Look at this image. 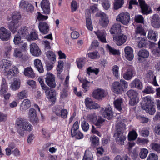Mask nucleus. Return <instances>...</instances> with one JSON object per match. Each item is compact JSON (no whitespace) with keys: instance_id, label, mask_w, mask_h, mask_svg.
<instances>
[{"instance_id":"473e14b6","label":"nucleus","mask_w":160,"mask_h":160,"mask_svg":"<svg viewBox=\"0 0 160 160\" xmlns=\"http://www.w3.org/2000/svg\"><path fill=\"white\" fill-rule=\"evenodd\" d=\"M121 25L119 23H115L114 24L110 30V32L112 34H118L121 32Z\"/></svg>"},{"instance_id":"e433bc0d","label":"nucleus","mask_w":160,"mask_h":160,"mask_svg":"<svg viewBox=\"0 0 160 160\" xmlns=\"http://www.w3.org/2000/svg\"><path fill=\"white\" fill-rule=\"evenodd\" d=\"M104 122V119L101 116H98L97 117V119L96 120L95 122L93 124L98 128H100L103 125Z\"/></svg>"},{"instance_id":"9d476101","label":"nucleus","mask_w":160,"mask_h":160,"mask_svg":"<svg viewBox=\"0 0 160 160\" xmlns=\"http://www.w3.org/2000/svg\"><path fill=\"white\" fill-rule=\"evenodd\" d=\"M47 97L50 101L52 102H55L56 100V92L53 89L47 87L44 89Z\"/></svg>"},{"instance_id":"5fc2aeb1","label":"nucleus","mask_w":160,"mask_h":160,"mask_svg":"<svg viewBox=\"0 0 160 160\" xmlns=\"http://www.w3.org/2000/svg\"><path fill=\"white\" fill-rule=\"evenodd\" d=\"M90 86L89 82L85 79L83 81L82 87L84 89L83 90L84 92H86L89 90Z\"/></svg>"},{"instance_id":"0e129e2a","label":"nucleus","mask_w":160,"mask_h":160,"mask_svg":"<svg viewBox=\"0 0 160 160\" xmlns=\"http://www.w3.org/2000/svg\"><path fill=\"white\" fill-rule=\"evenodd\" d=\"M88 56L91 59H96L99 57V54L96 51L88 53Z\"/></svg>"},{"instance_id":"9b49d317","label":"nucleus","mask_w":160,"mask_h":160,"mask_svg":"<svg viewBox=\"0 0 160 160\" xmlns=\"http://www.w3.org/2000/svg\"><path fill=\"white\" fill-rule=\"evenodd\" d=\"M11 33L5 28L2 27L0 28V39L3 41H7L10 38Z\"/></svg>"},{"instance_id":"6e6d98bb","label":"nucleus","mask_w":160,"mask_h":160,"mask_svg":"<svg viewBox=\"0 0 160 160\" xmlns=\"http://www.w3.org/2000/svg\"><path fill=\"white\" fill-rule=\"evenodd\" d=\"M123 3V0H116L114 5V8L115 10L118 9L122 6Z\"/></svg>"},{"instance_id":"4468645a","label":"nucleus","mask_w":160,"mask_h":160,"mask_svg":"<svg viewBox=\"0 0 160 160\" xmlns=\"http://www.w3.org/2000/svg\"><path fill=\"white\" fill-rule=\"evenodd\" d=\"M38 27L40 32L42 34H46L48 33L49 30V26L46 22L41 21L38 24Z\"/></svg>"},{"instance_id":"f704fd0d","label":"nucleus","mask_w":160,"mask_h":160,"mask_svg":"<svg viewBox=\"0 0 160 160\" xmlns=\"http://www.w3.org/2000/svg\"><path fill=\"white\" fill-rule=\"evenodd\" d=\"M38 38V36L35 31L31 32L30 34L27 37V38L29 41L37 40Z\"/></svg>"},{"instance_id":"2eb2a0df","label":"nucleus","mask_w":160,"mask_h":160,"mask_svg":"<svg viewBox=\"0 0 160 160\" xmlns=\"http://www.w3.org/2000/svg\"><path fill=\"white\" fill-rule=\"evenodd\" d=\"M138 2L142 14L147 15L151 12V10L144 0H138Z\"/></svg>"},{"instance_id":"a878e982","label":"nucleus","mask_w":160,"mask_h":160,"mask_svg":"<svg viewBox=\"0 0 160 160\" xmlns=\"http://www.w3.org/2000/svg\"><path fill=\"white\" fill-rule=\"evenodd\" d=\"M97 35L99 40L102 42L107 43L106 39V33L104 31H98L94 32Z\"/></svg>"},{"instance_id":"e2e57ef3","label":"nucleus","mask_w":160,"mask_h":160,"mask_svg":"<svg viewBox=\"0 0 160 160\" xmlns=\"http://www.w3.org/2000/svg\"><path fill=\"white\" fill-rule=\"evenodd\" d=\"M63 108L62 106L59 105L56 106L54 108L53 112L58 116V115H60V112Z\"/></svg>"},{"instance_id":"052dcab7","label":"nucleus","mask_w":160,"mask_h":160,"mask_svg":"<svg viewBox=\"0 0 160 160\" xmlns=\"http://www.w3.org/2000/svg\"><path fill=\"white\" fill-rule=\"evenodd\" d=\"M77 65L79 68H81L85 63V58H81L77 60Z\"/></svg>"},{"instance_id":"20e7f679","label":"nucleus","mask_w":160,"mask_h":160,"mask_svg":"<svg viewBox=\"0 0 160 160\" xmlns=\"http://www.w3.org/2000/svg\"><path fill=\"white\" fill-rule=\"evenodd\" d=\"M8 90V86L4 79H2L0 90V95L3 96L4 99L8 100L11 96L10 93H6Z\"/></svg>"},{"instance_id":"f3484780","label":"nucleus","mask_w":160,"mask_h":160,"mask_svg":"<svg viewBox=\"0 0 160 160\" xmlns=\"http://www.w3.org/2000/svg\"><path fill=\"white\" fill-rule=\"evenodd\" d=\"M30 52L34 56L38 57L41 54V51L37 45L32 43L30 45Z\"/></svg>"},{"instance_id":"7c9ffc66","label":"nucleus","mask_w":160,"mask_h":160,"mask_svg":"<svg viewBox=\"0 0 160 160\" xmlns=\"http://www.w3.org/2000/svg\"><path fill=\"white\" fill-rule=\"evenodd\" d=\"M158 36L157 32L152 30H150L148 31V39L156 41Z\"/></svg>"},{"instance_id":"49530a36","label":"nucleus","mask_w":160,"mask_h":160,"mask_svg":"<svg viewBox=\"0 0 160 160\" xmlns=\"http://www.w3.org/2000/svg\"><path fill=\"white\" fill-rule=\"evenodd\" d=\"M46 55L51 62H54L56 60L55 54L53 52L50 51H48L46 53Z\"/></svg>"},{"instance_id":"4be33fe9","label":"nucleus","mask_w":160,"mask_h":160,"mask_svg":"<svg viewBox=\"0 0 160 160\" xmlns=\"http://www.w3.org/2000/svg\"><path fill=\"white\" fill-rule=\"evenodd\" d=\"M96 15L101 17V20L100 21V25L102 27L107 26L109 23V20L106 14L103 12H100L97 13Z\"/></svg>"},{"instance_id":"0eeeda50","label":"nucleus","mask_w":160,"mask_h":160,"mask_svg":"<svg viewBox=\"0 0 160 160\" xmlns=\"http://www.w3.org/2000/svg\"><path fill=\"white\" fill-rule=\"evenodd\" d=\"M145 79L148 82L153 84L154 86H158L156 80V77L154 75L152 71L149 70L148 71L145 76Z\"/></svg>"},{"instance_id":"5701e85b","label":"nucleus","mask_w":160,"mask_h":160,"mask_svg":"<svg viewBox=\"0 0 160 160\" xmlns=\"http://www.w3.org/2000/svg\"><path fill=\"white\" fill-rule=\"evenodd\" d=\"M151 22L153 28H159L160 27V18L158 14H154L151 17Z\"/></svg>"},{"instance_id":"c03bdc74","label":"nucleus","mask_w":160,"mask_h":160,"mask_svg":"<svg viewBox=\"0 0 160 160\" xmlns=\"http://www.w3.org/2000/svg\"><path fill=\"white\" fill-rule=\"evenodd\" d=\"M138 55L139 57L146 58L149 56V53L148 51L146 50L141 49L139 51Z\"/></svg>"},{"instance_id":"4c0bfd02","label":"nucleus","mask_w":160,"mask_h":160,"mask_svg":"<svg viewBox=\"0 0 160 160\" xmlns=\"http://www.w3.org/2000/svg\"><path fill=\"white\" fill-rule=\"evenodd\" d=\"M97 117L96 113L94 112L88 114L86 118L89 122L94 123L95 122L96 120L97 119Z\"/></svg>"},{"instance_id":"de8ad7c7","label":"nucleus","mask_w":160,"mask_h":160,"mask_svg":"<svg viewBox=\"0 0 160 160\" xmlns=\"http://www.w3.org/2000/svg\"><path fill=\"white\" fill-rule=\"evenodd\" d=\"M151 148L158 153H160V143L155 142L152 143L150 145Z\"/></svg>"},{"instance_id":"bb28decb","label":"nucleus","mask_w":160,"mask_h":160,"mask_svg":"<svg viewBox=\"0 0 160 160\" xmlns=\"http://www.w3.org/2000/svg\"><path fill=\"white\" fill-rule=\"evenodd\" d=\"M30 100L28 99H24L21 104L20 109L22 111H25L31 106Z\"/></svg>"},{"instance_id":"c756f323","label":"nucleus","mask_w":160,"mask_h":160,"mask_svg":"<svg viewBox=\"0 0 160 160\" xmlns=\"http://www.w3.org/2000/svg\"><path fill=\"white\" fill-rule=\"evenodd\" d=\"M130 85L132 87H135L138 89L141 90L143 88L142 82L138 78H136L132 81Z\"/></svg>"},{"instance_id":"09e8293b","label":"nucleus","mask_w":160,"mask_h":160,"mask_svg":"<svg viewBox=\"0 0 160 160\" xmlns=\"http://www.w3.org/2000/svg\"><path fill=\"white\" fill-rule=\"evenodd\" d=\"M13 42L15 45H18L23 43V41L21 40V36L18 34L14 36Z\"/></svg>"},{"instance_id":"69168bd1","label":"nucleus","mask_w":160,"mask_h":160,"mask_svg":"<svg viewBox=\"0 0 160 160\" xmlns=\"http://www.w3.org/2000/svg\"><path fill=\"white\" fill-rule=\"evenodd\" d=\"M82 128L84 132H87L89 128V125L85 120L83 121L81 124Z\"/></svg>"},{"instance_id":"58836bf2","label":"nucleus","mask_w":160,"mask_h":160,"mask_svg":"<svg viewBox=\"0 0 160 160\" xmlns=\"http://www.w3.org/2000/svg\"><path fill=\"white\" fill-rule=\"evenodd\" d=\"M142 108L147 113L151 115L154 114L156 112L155 107L153 105L149 106V107H146Z\"/></svg>"},{"instance_id":"423d86ee","label":"nucleus","mask_w":160,"mask_h":160,"mask_svg":"<svg viewBox=\"0 0 160 160\" xmlns=\"http://www.w3.org/2000/svg\"><path fill=\"white\" fill-rule=\"evenodd\" d=\"M107 94L105 90L100 88L94 90L92 93V96L98 100L101 99L105 97Z\"/></svg>"},{"instance_id":"ddd939ff","label":"nucleus","mask_w":160,"mask_h":160,"mask_svg":"<svg viewBox=\"0 0 160 160\" xmlns=\"http://www.w3.org/2000/svg\"><path fill=\"white\" fill-rule=\"evenodd\" d=\"M135 73V71L134 68L129 66L126 72L123 74V78L125 80H130L134 76Z\"/></svg>"},{"instance_id":"3c124183","label":"nucleus","mask_w":160,"mask_h":160,"mask_svg":"<svg viewBox=\"0 0 160 160\" xmlns=\"http://www.w3.org/2000/svg\"><path fill=\"white\" fill-rule=\"evenodd\" d=\"M106 48L109 51L110 54L113 55H118L120 53L119 50L111 47L108 44L106 45Z\"/></svg>"},{"instance_id":"dca6fc26","label":"nucleus","mask_w":160,"mask_h":160,"mask_svg":"<svg viewBox=\"0 0 160 160\" xmlns=\"http://www.w3.org/2000/svg\"><path fill=\"white\" fill-rule=\"evenodd\" d=\"M113 39L116 44L118 46H120L126 42L127 39V37L126 35L122 34L113 36Z\"/></svg>"},{"instance_id":"6e6552de","label":"nucleus","mask_w":160,"mask_h":160,"mask_svg":"<svg viewBox=\"0 0 160 160\" xmlns=\"http://www.w3.org/2000/svg\"><path fill=\"white\" fill-rule=\"evenodd\" d=\"M117 20L126 25L129 23L130 20L129 14L127 12L121 13L117 17Z\"/></svg>"},{"instance_id":"37998d69","label":"nucleus","mask_w":160,"mask_h":160,"mask_svg":"<svg viewBox=\"0 0 160 160\" xmlns=\"http://www.w3.org/2000/svg\"><path fill=\"white\" fill-rule=\"evenodd\" d=\"M119 69V67L116 65H114L112 68L113 75L117 78H118L120 75Z\"/></svg>"},{"instance_id":"a211bd4d","label":"nucleus","mask_w":160,"mask_h":160,"mask_svg":"<svg viewBox=\"0 0 160 160\" xmlns=\"http://www.w3.org/2000/svg\"><path fill=\"white\" fill-rule=\"evenodd\" d=\"M46 82L47 84L52 88H54L56 86L54 76L51 73H48L46 78Z\"/></svg>"},{"instance_id":"cd10ccee","label":"nucleus","mask_w":160,"mask_h":160,"mask_svg":"<svg viewBox=\"0 0 160 160\" xmlns=\"http://www.w3.org/2000/svg\"><path fill=\"white\" fill-rule=\"evenodd\" d=\"M123 100L121 98H118L115 100L113 102L114 105L116 109L119 111H121L123 106Z\"/></svg>"},{"instance_id":"c9c22d12","label":"nucleus","mask_w":160,"mask_h":160,"mask_svg":"<svg viewBox=\"0 0 160 160\" xmlns=\"http://www.w3.org/2000/svg\"><path fill=\"white\" fill-rule=\"evenodd\" d=\"M20 86V82L18 79H14L12 83L10 88L13 90H16L18 89Z\"/></svg>"},{"instance_id":"ea45409f","label":"nucleus","mask_w":160,"mask_h":160,"mask_svg":"<svg viewBox=\"0 0 160 160\" xmlns=\"http://www.w3.org/2000/svg\"><path fill=\"white\" fill-rule=\"evenodd\" d=\"M18 72V70L17 68L16 67H14L12 68L9 69L5 73L8 75H11V76H14L17 74Z\"/></svg>"},{"instance_id":"393cba45","label":"nucleus","mask_w":160,"mask_h":160,"mask_svg":"<svg viewBox=\"0 0 160 160\" xmlns=\"http://www.w3.org/2000/svg\"><path fill=\"white\" fill-rule=\"evenodd\" d=\"M19 27L18 21L12 20L8 24V27L10 30L13 33H15L18 28Z\"/></svg>"},{"instance_id":"72a5a7b5","label":"nucleus","mask_w":160,"mask_h":160,"mask_svg":"<svg viewBox=\"0 0 160 160\" xmlns=\"http://www.w3.org/2000/svg\"><path fill=\"white\" fill-rule=\"evenodd\" d=\"M34 65L39 72L42 73L43 72V68L41 61L38 59L34 61Z\"/></svg>"},{"instance_id":"8fccbe9b","label":"nucleus","mask_w":160,"mask_h":160,"mask_svg":"<svg viewBox=\"0 0 160 160\" xmlns=\"http://www.w3.org/2000/svg\"><path fill=\"white\" fill-rule=\"evenodd\" d=\"M92 152L89 150H86L82 160H92Z\"/></svg>"},{"instance_id":"c85d7f7f","label":"nucleus","mask_w":160,"mask_h":160,"mask_svg":"<svg viewBox=\"0 0 160 160\" xmlns=\"http://www.w3.org/2000/svg\"><path fill=\"white\" fill-rule=\"evenodd\" d=\"M144 103L142 107V108L146 107H149V106L153 105V99L149 96L144 97L143 98Z\"/></svg>"},{"instance_id":"39448f33","label":"nucleus","mask_w":160,"mask_h":160,"mask_svg":"<svg viewBox=\"0 0 160 160\" xmlns=\"http://www.w3.org/2000/svg\"><path fill=\"white\" fill-rule=\"evenodd\" d=\"M127 94L130 98L129 103L131 106L134 105L138 102V93L136 91L130 90L127 92Z\"/></svg>"},{"instance_id":"864d4df0","label":"nucleus","mask_w":160,"mask_h":160,"mask_svg":"<svg viewBox=\"0 0 160 160\" xmlns=\"http://www.w3.org/2000/svg\"><path fill=\"white\" fill-rule=\"evenodd\" d=\"M138 136V134L134 130L130 132L128 135V139L129 141L134 140L136 139Z\"/></svg>"},{"instance_id":"6ab92c4d","label":"nucleus","mask_w":160,"mask_h":160,"mask_svg":"<svg viewBox=\"0 0 160 160\" xmlns=\"http://www.w3.org/2000/svg\"><path fill=\"white\" fill-rule=\"evenodd\" d=\"M28 117L30 121L33 124L37 123L38 121L35 110L33 108H30L28 112Z\"/></svg>"},{"instance_id":"774afa93","label":"nucleus","mask_w":160,"mask_h":160,"mask_svg":"<svg viewBox=\"0 0 160 160\" xmlns=\"http://www.w3.org/2000/svg\"><path fill=\"white\" fill-rule=\"evenodd\" d=\"M28 27H22L18 31V34L19 35L20 34L23 36L26 34L28 32Z\"/></svg>"},{"instance_id":"f03ea898","label":"nucleus","mask_w":160,"mask_h":160,"mask_svg":"<svg viewBox=\"0 0 160 160\" xmlns=\"http://www.w3.org/2000/svg\"><path fill=\"white\" fill-rule=\"evenodd\" d=\"M16 125L18 127V133L22 137L24 136V131H30L32 130V125L27 121L22 118H18L17 119Z\"/></svg>"},{"instance_id":"a19ab883","label":"nucleus","mask_w":160,"mask_h":160,"mask_svg":"<svg viewBox=\"0 0 160 160\" xmlns=\"http://www.w3.org/2000/svg\"><path fill=\"white\" fill-rule=\"evenodd\" d=\"M28 96V92L25 90L22 91L18 92L16 96L17 98L18 99H22L27 98Z\"/></svg>"},{"instance_id":"f257e3e1","label":"nucleus","mask_w":160,"mask_h":160,"mask_svg":"<svg viewBox=\"0 0 160 160\" xmlns=\"http://www.w3.org/2000/svg\"><path fill=\"white\" fill-rule=\"evenodd\" d=\"M126 120L125 118L121 117L118 118L116 126V131L114 135L117 143L121 145L124 144V141L126 139V137L123 135V133L126 128L125 125L122 122H125Z\"/></svg>"},{"instance_id":"f8f14e48","label":"nucleus","mask_w":160,"mask_h":160,"mask_svg":"<svg viewBox=\"0 0 160 160\" xmlns=\"http://www.w3.org/2000/svg\"><path fill=\"white\" fill-rule=\"evenodd\" d=\"M86 107L90 109H96L100 107L99 105L94 102L90 98H87L85 100Z\"/></svg>"},{"instance_id":"aec40b11","label":"nucleus","mask_w":160,"mask_h":160,"mask_svg":"<svg viewBox=\"0 0 160 160\" xmlns=\"http://www.w3.org/2000/svg\"><path fill=\"white\" fill-rule=\"evenodd\" d=\"M41 8L44 13L49 14L50 12V3L48 0H42L40 3Z\"/></svg>"},{"instance_id":"13d9d810","label":"nucleus","mask_w":160,"mask_h":160,"mask_svg":"<svg viewBox=\"0 0 160 160\" xmlns=\"http://www.w3.org/2000/svg\"><path fill=\"white\" fill-rule=\"evenodd\" d=\"M79 123L78 121H76L72 127L71 130V135H75V132L77 131L79 128Z\"/></svg>"},{"instance_id":"b1692460","label":"nucleus","mask_w":160,"mask_h":160,"mask_svg":"<svg viewBox=\"0 0 160 160\" xmlns=\"http://www.w3.org/2000/svg\"><path fill=\"white\" fill-rule=\"evenodd\" d=\"M125 57L129 61H132L133 58V50L131 47L127 46L124 49Z\"/></svg>"},{"instance_id":"a18cd8bd","label":"nucleus","mask_w":160,"mask_h":160,"mask_svg":"<svg viewBox=\"0 0 160 160\" xmlns=\"http://www.w3.org/2000/svg\"><path fill=\"white\" fill-rule=\"evenodd\" d=\"M12 49V47L9 44L6 45L4 48V53L6 57H9Z\"/></svg>"},{"instance_id":"79ce46f5","label":"nucleus","mask_w":160,"mask_h":160,"mask_svg":"<svg viewBox=\"0 0 160 160\" xmlns=\"http://www.w3.org/2000/svg\"><path fill=\"white\" fill-rule=\"evenodd\" d=\"M135 31L137 35L140 34L141 35H143L144 36L146 35V33L145 30L142 26L140 25H137Z\"/></svg>"},{"instance_id":"1a4fd4ad","label":"nucleus","mask_w":160,"mask_h":160,"mask_svg":"<svg viewBox=\"0 0 160 160\" xmlns=\"http://www.w3.org/2000/svg\"><path fill=\"white\" fill-rule=\"evenodd\" d=\"M103 116L105 118L109 120L113 116V112L111 106H109L105 108H102L100 110Z\"/></svg>"},{"instance_id":"bf43d9fd","label":"nucleus","mask_w":160,"mask_h":160,"mask_svg":"<svg viewBox=\"0 0 160 160\" xmlns=\"http://www.w3.org/2000/svg\"><path fill=\"white\" fill-rule=\"evenodd\" d=\"M148 153V151L145 148H142L139 154L140 158L142 159H144L146 158Z\"/></svg>"},{"instance_id":"412c9836","label":"nucleus","mask_w":160,"mask_h":160,"mask_svg":"<svg viewBox=\"0 0 160 160\" xmlns=\"http://www.w3.org/2000/svg\"><path fill=\"white\" fill-rule=\"evenodd\" d=\"M0 63L1 64L0 67L2 68L3 71L5 74L12 65V62L11 61L6 59L3 60L0 62Z\"/></svg>"},{"instance_id":"338daca9","label":"nucleus","mask_w":160,"mask_h":160,"mask_svg":"<svg viewBox=\"0 0 160 160\" xmlns=\"http://www.w3.org/2000/svg\"><path fill=\"white\" fill-rule=\"evenodd\" d=\"M38 15L37 17V19L39 21H44L48 19V17L47 16H44L40 12H38Z\"/></svg>"},{"instance_id":"2f4dec72","label":"nucleus","mask_w":160,"mask_h":160,"mask_svg":"<svg viewBox=\"0 0 160 160\" xmlns=\"http://www.w3.org/2000/svg\"><path fill=\"white\" fill-rule=\"evenodd\" d=\"M24 74L25 76L32 78H34L35 77V73L30 67H27L24 69Z\"/></svg>"},{"instance_id":"7ed1b4c3","label":"nucleus","mask_w":160,"mask_h":160,"mask_svg":"<svg viewBox=\"0 0 160 160\" xmlns=\"http://www.w3.org/2000/svg\"><path fill=\"white\" fill-rule=\"evenodd\" d=\"M128 86L127 82L123 79L120 80L119 82H115L112 85L113 91L117 94L122 93L123 91L124 88H127Z\"/></svg>"},{"instance_id":"603ef678","label":"nucleus","mask_w":160,"mask_h":160,"mask_svg":"<svg viewBox=\"0 0 160 160\" xmlns=\"http://www.w3.org/2000/svg\"><path fill=\"white\" fill-rule=\"evenodd\" d=\"M14 56L16 58H21L23 56L21 50L19 48L14 49L13 53Z\"/></svg>"},{"instance_id":"4d7b16f0","label":"nucleus","mask_w":160,"mask_h":160,"mask_svg":"<svg viewBox=\"0 0 160 160\" xmlns=\"http://www.w3.org/2000/svg\"><path fill=\"white\" fill-rule=\"evenodd\" d=\"M99 69L96 68H93L91 67H88L87 69V73L90 75L91 73H94L96 75H97L99 72Z\"/></svg>"},{"instance_id":"680f3d73","label":"nucleus","mask_w":160,"mask_h":160,"mask_svg":"<svg viewBox=\"0 0 160 160\" xmlns=\"http://www.w3.org/2000/svg\"><path fill=\"white\" fill-rule=\"evenodd\" d=\"M139 40L138 44V47L141 48L143 47L146 45V38H142V37L139 38Z\"/></svg>"}]
</instances>
